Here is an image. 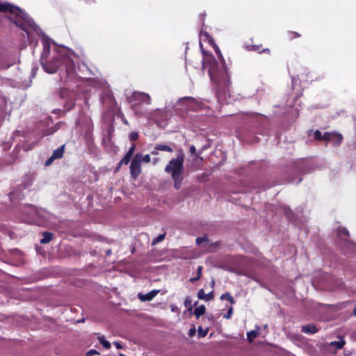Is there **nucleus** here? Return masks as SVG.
I'll return each mask as SVG.
<instances>
[{"label": "nucleus", "mask_w": 356, "mask_h": 356, "mask_svg": "<svg viewBox=\"0 0 356 356\" xmlns=\"http://www.w3.org/2000/svg\"><path fill=\"white\" fill-rule=\"evenodd\" d=\"M60 98L65 100L64 107L67 111L72 109L74 106L76 95L75 92L69 90L67 88H62L60 90Z\"/></svg>", "instance_id": "obj_7"}, {"label": "nucleus", "mask_w": 356, "mask_h": 356, "mask_svg": "<svg viewBox=\"0 0 356 356\" xmlns=\"http://www.w3.org/2000/svg\"><path fill=\"white\" fill-rule=\"evenodd\" d=\"M302 181V179H299L298 181H296V184L300 183Z\"/></svg>", "instance_id": "obj_51"}, {"label": "nucleus", "mask_w": 356, "mask_h": 356, "mask_svg": "<svg viewBox=\"0 0 356 356\" xmlns=\"http://www.w3.org/2000/svg\"><path fill=\"white\" fill-rule=\"evenodd\" d=\"M38 34L42 35L43 50L40 64L43 70L48 74H54L60 70V76L62 81L72 79L75 73V65L73 60L67 55V51L60 47H56L51 50V40L44 35L42 31Z\"/></svg>", "instance_id": "obj_1"}, {"label": "nucleus", "mask_w": 356, "mask_h": 356, "mask_svg": "<svg viewBox=\"0 0 356 356\" xmlns=\"http://www.w3.org/2000/svg\"><path fill=\"white\" fill-rule=\"evenodd\" d=\"M159 292V290L155 289L145 294L138 293V298L143 302L150 301L158 294Z\"/></svg>", "instance_id": "obj_10"}, {"label": "nucleus", "mask_w": 356, "mask_h": 356, "mask_svg": "<svg viewBox=\"0 0 356 356\" xmlns=\"http://www.w3.org/2000/svg\"><path fill=\"white\" fill-rule=\"evenodd\" d=\"M131 159L128 157L127 156L124 155V156L122 158V159L120 162V165L124 164L127 165L130 162Z\"/></svg>", "instance_id": "obj_29"}, {"label": "nucleus", "mask_w": 356, "mask_h": 356, "mask_svg": "<svg viewBox=\"0 0 356 356\" xmlns=\"http://www.w3.org/2000/svg\"><path fill=\"white\" fill-rule=\"evenodd\" d=\"M197 297L200 300H204L205 301L211 300L213 298V292L211 291L210 293L205 294L203 289H200L198 291Z\"/></svg>", "instance_id": "obj_11"}, {"label": "nucleus", "mask_w": 356, "mask_h": 356, "mask_svg": "<svg viewBox=\"0 0 356 356\" xmlns=\"http://www.w3.org/2000/svg\"><path fill=\"white\" fill-rule=\"evenodd\" d=\"M135 149H136V146L134 144H132V145L131 146V147L129 148V149L128 150V152H129L130 154H134V151H135Z\"/></svg>", "instance_id": "obj_35"}, {"label": "nucleus", "mask_w": 356, "mask_h": 356, "mask_svg": "<svg viewBox=\"0 0 356 356\" xmlns=\"http://www.w3.org/2000/svg\"><path fill=\"white\" fill-rule=\"evenodd\" d=\"M174 181V187L178 190L181 188L182 181L184 179V175L172 177Z\"/></svg>", "instance_id": "obj_17"}, {"label": "nucleus", "mask_w": 356, "mask_h": 356, "mask_svg": "<svg viewBox=\"0 0 356 356\" xmlns=\"http://www.w3.org/2000/svg\"><path fill=\"white\" fill-rule=\"evenodd\" d=\"M114 346L116 347L117 349H122V346L121 345V343L118 341H115L113 343Z\"/></svg>", "instance_id": "obj_37"}, {"label": "nucleus", "mask_w": 356, "mask_h": 356, "mask_svg": "<svg viewBox=\"0 0 356 356\" xmlns=\"http://www.w3.org/2000/svg\"><path fill=\"white\" fill-rule=\"evenodd\" d=\"M150 161H151V159H150V156L149 154H146V155L143 156L141 154V157L140 158V162L144 161L145 163H149V162H150Z\"/></svg>", "instance_id": "obj_28"}, {"label": "nucleus", "mask_w": 356, "mask_h": 356, "mask_svg": "<svg viewBox=\"0 0 356 356\" xmlns=\"http://www.w3.org/2000/svg\"><path fill=\"white\" fill-rule=\"evenodd\" d=\"M185 154L182 149H179L176 158L170 160L165 167V172L171 175V177L181 176L184 175V162Z\"/></svg>", "instance_id": "obj_4"}, {"label": "nucleus", "mask_w": 356, "mask_h": 356, "mask_svg": "<svg viewBox=\"0 0 356 356\" xmlns=\"http://www.w3.org/2000/svg\"><path fill=\"white\" fill-rule=\"evenodd\" d=\"M198 336L200 337H204L208 333V328L203 329L201 326L198 327Z\"/></svg>", "instance_id": "obj_27"}, {"label": "nucleus", "mask_w": 356, "mask_h": 356, "mask_svg": "<svg viewBox=\"0 0 356 356\" xmlns=\"http://www.w3.org/2000/svg\"><path fill=\"white\" fill-rule=\"evenodd\" d=\"M220 299L221 300H227L228 301L230 302L231 304L235 303L234 298H232L231 294L228 292H226V293L222 294L220 296Z\"/></svg>", "instance_id": "obj_22"}, {"label": "nucleus", "mask_w": 356, "mask_h": 356, "mask_svg": "<svg viewBox=\"0 0 356 356\" xmlns=\"http://www.w3.org/2000/svg\"><path fill=\"white\" fill-rule=\"evenodd\" d=\"M284 212L289 219H291L290 215L292 213L291 209L288 207H284Z\"/></svg>", "instance_id": "obj_33"}, {"label": "nucleus", "mask_w": 356, "mask_h": 356, "mask_svg": "<svg viewBox=\"0 0 356 356\" xmlns=\"http://www.w3.org/2000/svg\"><path fill=\"white\" fill-rule=\"evenodd\" d=\"M64 150H65V145H62L59 147H58L56 149H55L52 154V159H58L63 156L64 154Z\"/></svg>", "instance_id": "obj_12"}, {"label": "nucleus", "mask_w": 356, "mask_h": 356, "mask_svg": "<svg viewBox=\"0 0 356 356\" xmlns=\"http://www.w3.org/2000/svg\"><path fill=\"white\" fill-rule=\"evenodd\" d=\"M353 314L356 316V307H355V309L353 310Z\"/></svg>", "instance_id": "obj_49"}, {"label": "nucleus", "mask_w": 356, "mask_h": 356, "mask_svg": "<svg viewBox=\"0 0 356 356\" xmlns=\"http://www.w3.org/2000/svg\"><path fill=\"white\" fill-rule=\"evenodd\" d=\"M195 99L192 97H184L179 99L178 103H184V102H195Z\"/></svg>", "instance_id": "obj_25"}, {"label": "nucleus", "mask_w": 356, "mask_h": 356, "mask_svg": "<svg viewBox=\"0 0 356 356\" xmlns=\"http://www.w3.org/2000/svg\"><path fill=\"white\" fill-rule=\"evenodd\" d=\"M205 310L206 309L204 305L198 306L195 309L194 314L197 318H199L202 315H203L205 313Z\"/></svg>", "instance_id": "obj_18"}, {"label": "nucleus", "mask_w": 356, "mask_h": 356, "mask_svg": "<svg viewBox=\"0 0 356 356\" xmlns=\"http://www.w3.org/2000/svg\"><path fill=\"white\" fill-rule=\"evenodd\" d=\"M165 234H159L157 237L152 240V245H156L162 241L165 238Z\"/></svg>", "instance_id": "obj_26"}, {"label": "nucleus", "mask_w": 356, "mask_h": 356, "mask_svg": "<svg viewBox=\"0 0 356 356\" xmlns=\"http://www.w3.org/2000/svg\"><path fill=\"white\" fill-rule=\"evenodd\" d=\"M129 102L132 104V108L137 112V105L139 104H146L147 105L151 104V98L148 94L145 92L135 91L132 93L131 96L129 98Z\"/></svg>", "instance_id": "obj_6"}, {"label": "nucleus", "mask_w": 356, "mask_h": 356, "mask_svg": "<svg viewBox=\"0 0 356 356\" xmlns=\"http://www.w3.org/2000/svg\"><path fill=\"white\" fill-rule=\"evenodd\" d=\"M33 181V175L31 174L26 175L24 177L22 184L24 188H28L32 185Z\"/></svg>", "instance_id": "obj_14"}, {"label": "nucleus", "mask_w": 356, "mask_h": 356, "mask_svg": "<svg viewBox=\"0 0 356 356\" xmlns=\"http://www.w3.org/2000/svg\"><path fill=\"white\" fill-rule=\"evenodd\" d=\"M259 49V46H253L252 48V50L258 51Z\"/></svg>", "instance_id": "obj_44"}, {"label": "nucleus", "mask_w": 356, "mask_h": 356, "mask_svg": "<svg viewBox=\"0 0 356 356\" xmlns=\"http://www.w3.org/2000/svg\"><path fill=\"white\" fill-rule=\"evenodd\" d=\"M53 236H54V234L51 232H44L43 237H42V238L40 239V241L42 244L48 243L51 241Z\"/></svg>", "instance_id": "obj_16"}, {"label": "nucleus", "mask_w": 356, "mask_h": 356, "mask_svg": "<svg viewBox=\"0 0 356 356\" xmlns=\"http://www.w3.org/2000/svg\"><path fill=\"white\" fill-rule=\"evenodd\" d=\"M258 326L256 325V330H252L247 333V339L250 343H252L253 340L258 336Z\"/></svg>", "instance_id": "obj_15"}, {"label": "nucleus", "mask_w": 356, "mask_h": 356, "mask_svg": "<svg viewBox=\"0 0 356 356\" xmlns=\"http://www.w3.org/2000/svg\"><path fill=\"white\" fill-rule=\"evenodd\" d=\"M157 160H158L157 159H154V164H155L157 162Z\"/></svg>", "instance_id": "obj_54"}, {"label": "nucleus", "mask_w": 356, "mask_h": 356, "mask_svg": "<svg viewBox=\"0 0 356 356\" xmlns=\"http://www.w3.org/2000/svg\"><path fill=\"white\" fill-rule=\"evenodd\" d=\"M124 122L125 124H127V120H124Z\"/></svg>", "instance_id": "obj_57"}, {"label": "nucleus", "mask_w": 356, "mask_h": 356, "mask_svg": "<svg viewBox=\"0 0 356 356\" xmlns=\"http://www.w3.org/2000/svg\"><path fill=\"white\" fill-rule=\"evenodd\" d=\"M325 132L322 134L320 131L316 130L314 133V138L317 140H326Z\"/></svg>", "instance_id": "obj_20"}, {"label": "nucleus", "mask_w": 356, "mask_h": 356, "mask_svg": "<svg viewBox=\"0 0 356 356\" xmlns=\"http://www.w3.org/2000/svg\"><path fill=\"white\" fill-rule=\"evenodd\" d=\"M170 309H171V311L173 312H177L179 311L178 307L174 305H170Z\"/></svg>", "instance_id": "obj_38"}, {"label": "nucleus", "mask_w": 356, "mask_h": 356, "mask_svg": "<svg viewBox=\"0 0 356 356\" xmlns=\"http://www.w3.org/2000/svg\"><path fill=\"white\" fill-rule=\"evenodd\" d=\"M301 330L306 334H314L318 331L316 327L314 325H303L301 327Z\"/></svg>", "instance_id": "obj_13"}, {"label": "nucleus", "mask_w": 356, "mask_h": 356, "mask_svg": "<svg viewBox=\"0 0 356 356\" xmlns=\"http://www.w3.org/2000/svg\"><path fill=\"white\" fill-rule=\"evenodd\" d=\"M118 356H126L125 355L122 354V353H119L118 354Z\"/></svg>", "instance_id": "obj_52"}, {"label": "nucleus", "mask_w": 356, "mask_h": 356, "mask_svg": "<svg viewBox=\"0 0 356 356\" xmlns=\"http://www.w3.org/2000/svg\"><path fill=\"white\" fill-rule=\"evenodd\" d=\"M202 36H204L208 41L213 45L216 54L220 59L219 64L213 56L210 54H204L202 60V67L208 68L209 74L211 81L218 85L226 86L229 82V74L225 65V60L220 52L219 47L214 43L213 40L207 32H200Z\"/></svg>", "instance_id": "obj_2"}, {"label": "nucleus", "mask_w": 356, "mask_h": 356, "mask_svg": "<svg viewBox=\"0 0 356 356\" xmlns=\"http://www.w3.org/2000/svg\"><path fill=\"white\" fill-rule=\"evenodd\" d=\"M195 332H196V330H195V327L191 328V329L189 330L188 335L190 337H193L195 334Z\"/></svg>", "instance_id": "obj_36"}, {"label": "nucleus", "mask_w": 356, "mask_h": 356, "mask_svg": "<svg viewBox=\"0 0 356 356\" xmlns=\"http://www.w3.org/2000/svg\"><path fill=\"white\" fill-rule=\"evenodd\" d=\"M141 157V154L138 153L135 155L130 165V174L131 177L134 179H136L138 176L141 172V168L140 158Z\"/></svg>", "instance_id": "obj_8"}, {"label": "nucleus", "mask_w": 356, "mask_h": 356, "mask_svg": "<svg viewBox=\"0 0 356 356\" xmlns=\"http://www.w3.org/2000/svg\"><path fill=\"white\" fill-rule=\"evenodd\" d=\"M296 79L295 77H292V85L293 86L295 84Z\"/></svg>", "instance_id": "obj_46"}, {"label": "nucleus", "mask_w": 356, "mask_h": 356, "mask_svg": "<svg viewBox=\"0 0 356 356\" xmlns=\"http://www.w3.org/2000/svg\"><path fill=\"white\" fill-rule=\"evenodd\" d=\"M203 243H205V245H204L205 247H207L208 245L209 239L207 236H204L202 237H197L196 238L197 245H201Z\"/></svg>", "instance_id": "obj_21"}, {"label": "nucleus", "mask_w": 356, "mask_h": 356, "mask_svg": "<svg viewBox=\"0 0 356 356\" xmlns=\"http://www.w3.org/2000/svg\"><path fill=\"white\" fill-rule=\"evenodd\" d=\"M293 34L295 35V37H296V38L300 36V35L296 32H294Z\"/></svg>", "instance_id": "obj_47"}, {"label": "nucleus", "mask_w": 356, "mask_h": 356, "mask_svg": "<svg viewBox=\"0 0 356 356\" xmlns=\"http://www.w3.org/2000/svg\"><path fill=\"white\" fill-rule=\"evenodd\" d=\"M190 152L191 154H193L196 152V148L194 145H191L190 147Z\"/></svg>", "instance_id": "obj_39"}, {"label": "nucleus", "mask_w": 356, "mask_h": 356, "mask_svg": "<svg viewBox=\"0 0 356 356\" xmlns=\"http://www.w3.org/2000/svg\"><path fill=\"white\" fill-rule=\"evenodd\" d=\"M232 314H233V308H232V307H231L228 309L227 314L224 315V318L226 319H229L232 316Z\"/></svg>", "instance_id": "obj_32"}, {"label": "nucleus", "mask_w": 356, "mask_h": 356, "mask_svg": "<svg viewBox=\"0 0 356 356\" xmlns=\"http://www.w3.org/2000/svg\"><path fill=\"white\" fill-rule=\"evenodd\" d=\"M214 284H215L214 280H212V282H211V285H212V286H213Z\"/></svg>", "instance_id": "obj_53"}, {"label": "nucleus", "mask_w": 356, "mask_h": 356, "mask_svg": "<svg viewBox=\"0 0 356 356\" xmlns=\"http://www.w3.org/2000/svg\"><path fill=\"white\" fill-rule=\"evenodd\" d=\"M326 142L332 143L334 146L339 145L343 140L341 134L337 132H325Z\"/></svg>", "instance_id": "obj_9"}, {"label": "nucleus", "mask_w": 356, "mask_h": 356, "mask_svg": "<svg viewBox=\"0 0 356 356\" xmlns=\"http://www.w3.org/2000/svg\"><path fill=\"white\" fill-rule=\"evenodd\" d=\"M156 149H159L160 151H164V152H173V149L165 144H159L156 145Z\"/></svg>", "instance_id": "obj_19"}, {"label": "nucleus", "mask_w": 356, "mask_h": 356, "mask_svg": "<svg viewBox=\"0 0 356 356\" xmlns=\"http://www.w3.org/2000/svg\"><path fill=\"white\" fill-rule=\"evenodd\" d=\"M330 344H331V346L336 347L337 349H341L344 346L345 341L343 339H341V340H339L338 341H332Z\"/></svg>", "instance_id": "obj_23"}, {"label": "nucleus", "mask_w": 356, "mask_h": 356, "mask_svg": "<svg viewBox=\"0 0 356 356\" xmlns=\"http://www.w3.org/2000/svg\"><path fill=\"white\" fill-rule=\"evenodd\" d=\"M159 151H160V150H159V149H156V146H155V147H154V150H152V151L151 152V154H152V155H157V154H158V152H159Z\"/></svg>", "instance_id": "obj_42"}, {"label": "nucleus", "mask_w": 356, "mask_h": 356, "mask_svg": "<svg viewBox=\"0 0 356 356\" xmlns=\"http://www.w3.org/2000/svg\"><path fill=\"white\" fill-rule=\"evenodd\" d=\"M0 12L10 13V19L17 26L24 31L28 35V37H29L30 35V30L34 31L36 33H41L40 27L19 7L8 2L0 1Z\"/></svg>", "instance_id": "obj_3"}, {"label": "nucleus", "mask_w": 356, "mask_h": 356, "mask_svg": "<svg viewBox=\"0 0 356 356\" xmlns=\"http://www.w3.org/2000/svg\"><path fill=\"white\" fill-rule=\"evenodd\" d=\"M99 342L102 344V346L108 349L111 347V343L108 341L106 340L104 337H99Z\"/></svg>", "instance_id": "obj_24"}, {"label": "nucleus", "mask_w": 356, "mask_h": 356, "mask_svg": "<svg viewBox=\"0 0 356 356\" xmlns=\"http://www.w3.org/2000/svg\"><path fill=\"white\" fill-rule=\"evenodd\" d=\"M54 160H55V159H52V156H51V157H50V158H49V159L46 161V162H45V165H46V166L50 165L52 163V162H53V161H54Z\"/></svg>", "instance_id": "obj_34"}, {"label": "nucleus", "mask_w": 356, "mask_h": 356, "mask_svg": "<svg viewBox=\"0 0 356 356\" xmlns=\"http://www.w3.org/2000/svg\"><path fill=\"white\" fill-rule=\"evenodd\" d=\"M202 266H198L197 270V276L201 277Z\"/></svg>", "instance_id": "obj_41"}, {"label": "nucleus", "mask_w": 356, "mask_h": 356, "mask_svg": "<svg viewBox=\"0 0 356 356\" xmlns=\"http://www.w3.org/2000/svg\"><path fill=\"white\" fill-rule=\"evenodd\" d=\"M268 51L269 50H268V49H264L262 51Z\"/></svg>", "instance_id": "obj_56"}, {"label": "nucleus", "mask_w": 356, "mask_h": 356, "mask_svg": "<svg viewBox=\"0 0 356 356\" xmlns=\"http://www.w3.org/2000/svg\"><path fill=\"white\" fill-rule=\"evenodd\" d=\"M125 155H126V156H127L128 157H129V159H131V157H132V156H133V154H130V153H129V152H128L126 153V154H125Z\"/></svg>", "instance_id": "obj_45"}, {"label": "nucleus", "mask_w": 356, "mask_h": 356, "mask_svg": "<svg viewBox=\"0 0 356 356\" xmlns=\"http://www.w3.org/2000/svg\"><path fill=\"white\" fill-rule=\"evenodd\" d=\"M200 278V276H197L196 277H192L190 279V282H195L197 281Z\"/></svg>", "instance_id": "obj_43"}, {"label": "nucleus", "mask_w": 356, "mask_h": 356, "mask_svg": "<svg viewBox=\"0 0 356 356\" xmlns=\"http://www.w3.org/2000/svg\"><path fill=\"white\" fill-rule=\"evenodd\" d=\"M84 321V319H81V320H79L77 322L78 323H81V322H83Z\"/></svg>", "instance_id": "obj_50"}, {"label": "nucleus", "mask_w": 356, "mask_h": 356, "mask_svg": "<svg viewBox=\"0 0 356 356\" xmlns=\"http://www.w3.org/2000/svg\"><path fill=\"white\" fill-rule=\"evenodd\" d=\"M129 138L131 140H136L138 138V134L137 132H131L129 134Z\"/></svg>", "instance_id": "obj_31"}, {"label": "nucleus", "mask_w": 356, "mask_h": 356, "mask_svg": "<svg viewBox=\"0 0 356 356\" xmlns=\"http://www.w3.org/2000/svg\"><path fill=\"white\" fill-rule=\"evenodd\" d=\"M111 250H108L106 254H111Z\"/></svg>", "instance_id": "obj_55"}, {"label": "nucleus", "mask_w": 356, "mask_h": 356, "mask_svg": "<svg viewBox=\"0 0 356 356\" xmlns=\"http://www.w3.org/2000/svg\"><path fill=\"white\" fill-rule=\"evenodd\" d=\"M97 353V351L95 350H90L87 353L88 356H92Z\"/></svg>", "instance_id": "obj_40"}, {"label": "nucleus", "mask_w": 356, "mask_h": 356, "mask_svg": "<svg viewBox=\"0 0 356 356\" xmlns=\"http://www.w3.org/2000/svg\"><path fill=\"white\" fill-rule=\"evenodd\" d=\"M216 97H218V99H220V95L218 92H216Z\"/></svg>", "instance_id": "obj_48"}, {"label": "nucleus", "mask_w": 356, "mask_h": 356, "mask_svg": "<svg viewBox=\"0 0 356 356\" xmlns=\"http://www.w3.org/2000/svg\"><path fill=\"white\" fill-rule=\"evenodd\" d=\"M191 303L192 300L190 297H187L184 300V305L186 307L189 308V309H191Z\"/></svg>", "instance_id": "obj_30"}, {"label": "nucleus", "mask_w": 356, "mask_h": 356, "mask_svg": "<svg viewBox=\"0 0 356 356\" xmlns=\"http://www.w3.org/2000/svg\"><path fill=\"white\" fill-rule=\"evenodd\" d=\"M339 237L343 241L342 248L346 254H356V244L352 241H348L347 238L349 236L348 230L345 228H339L337 232Z\"/></svg>", "instance_id": "obj_5"}]
</instances>
